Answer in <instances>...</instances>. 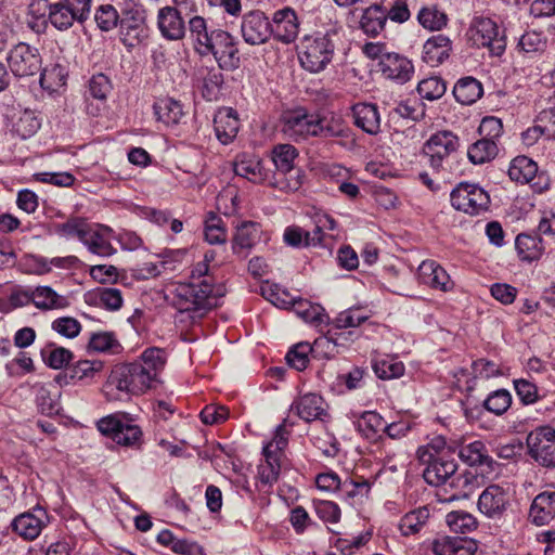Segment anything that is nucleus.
I'll return each instance as SVG.
<instances>
[{
  "mask_svg": "<svg viewBox=\"0 0 555 555\" xmlns=\"http://www.w3.org/2000/svg\"><path fill=\"white\" fill-rule=\"evenodd\" d=\"M152 384L149 373L133 362L116 365L103 386V392L107 400L120 401L130 396L144 393L152 387Z\"/></svg>",
  "mask_w": 555,
  "mask_h": 555,
  "instance_id": "f257e3e1",
  "label": "nucleus"
},
{
  "mask_svg": "<svg viewBox=\"0 0 555 555\" xmlns=\"http://www.w3.org/2000/svg\"><path fill=\"white\" fill-rule=\"evenodd\" d=\"M301 67L312 74L327 68L335 54V43L331 33L306 35L297 47Z\"/></svg>",
  "mask_w": 555,
  "mask_h": 555,
  "instance_id": "f03ea898",
  "label": "nucleus"
},
{
  "mask_svg": "<svg viewBox=\"0 0 555 555\" xmlns=\"http://www.w3.org/2000/svg\"><path fill=\"white\" fill-rule=\"evenodd\" d=\"M214 296L215 287L211 278L178 283L172 291V305L181 312L206 311L215 305Z\"/></svg>",
  "mask_w": 555,
  "mask_h": 555,
  "instance_id": "7ed1b4c3",
  "label": "nucleus"
},
{
  "mask_svg": "<svg viewBox=\"0 0 555 555\" xmlns=\"http://www.w3.org/2000/svg\"><path fill=\"white\" fill-rule=\"evenodd\" d=\"M291 431L286 421L280 424L273 438L263 447L264 461L258 465V478L261 483L272 486L278 481L281 472V460L288 444Z\"/></svg>",
  "mask_w": 555,
  "mask_h": 555,
  "instance_id": "20e7f679",
  "label": "nucleus"
},
{
  "mask_svg": "<svg viewBox=\"0 0 555 555\" xmlns=\"http://www.w3.org/2000/svg\"><path fill=\"white\" fill-rule=\"evenodd\" d=\"M197 52L203 56L212 54L222 69H234L240 64L235 39L222 29L211 30L206 43Z\"/></svg>",
  "mask_w": 555,
  "mask_h": 555,
  "instance_id": "39448f33",
  "label": "nucleus"
},
{
  "mask_svg": "<svg viewBox=\"0 0 555 555\" xmlns=\"http://www.w3.org/2000/svg\"><path fill=\"white\" fill-rule=\"evenodd\" d=\"M96 426L103 435L109 436L120 446L135 447L141 443L142 430L126 413L104 416Z\"/></svg>",
  "mask_w": 555,
  "mask_h": 555,
  "instance_id": "423d86ee",
  "label": "nucleus"
},
{
  "mask_svg": "<svg viewBox=\"0 0 555 555\" xmlns=\"http://www.w3.org/2000/svg\"><path fill=\"white\" fill-rule=\"evenodd\" d=\"M468 38L474 46L488 49L493 56L502 55L506 48L503 33L489 17H475L468 29Z\"/></svg>",
  "mask_w": 555,
  "mask_h": 555,
  "instance_id": "0eeeda50",
  "label": "nucleus"
},
{
  "mask_svg": "<svg viewBox=\"0 0 555 555\" xmlns=\"http://www.w3.org/2000/svg\"><path fill=\"white\" fill-rule=\"evenodd\" d=\"M416 456L422 464L426 465L423 478L430 486H447L457 470V463L451 454L430 455L427 450L417 449Z\"/></svg>",
  "mask_w": 555,
  "mask_h": 555,
  "instance_id": "6e6552de",
  "label": "nucleus"
},
{
  "mask_svg": "<svg viewBox=\"0 0 555 555\" xmlns=\"http://www.w3.org/2000/svg\"><path fill=\"white\" fill-rule=\"evenodd\" d=\"M528 454L541 466L555 467V429L540 426L527 436Z\"/></svg>",
  "mask_w": 555,
  "mask_h": 555,
  "instance_id": "1a4fd4ad",
  "label": "nucleus"
},
{
  "mask_svg": "<svg viewBox=\"0 0 555 555\" xmlns=\"http://www.w3.org/2000/svg\"><path fill=\"white\" fill-rule=\"evenodd\" d=\"M319 129L318 113H309L302 108L286 112L281 119V131L296 142L309 137H318Z\"/></svg>",
  "mask_w": 555,
  "mask_h": 555,
  "instance_id": "9d476101",
  "label": "nucleus"
},
{
  "mask_svg": "<svg viewBox=\"0 0 555 555\" xmlns=\"http://www.w3.org/2000/svg\"><path fill=\"white\" fill-rule=\"evenodd\" d=\"M459 145V138L453 132L442 130L430 135L423 146V153L428 158L429 166L435 171H440Z\"/></svg>",
  "mask_w": 555,
  "mask_h": 555,
  "instance_id": "9b49d317",
  "label": "nucleus"
},
{
  "mask_svg": "<svg viewBox=\"0 0 555 555\" xmlns=\"http://www.w3.org/2000/svg\"><path fill=\"white\" fill-rule=\"evenodd\" d=\"M12 74L16 77H30L39 73L42 59L39 50L26 42L15 44L7 57Z\"/></svg>",
  "mask_w": 555,
  "mask_h": 555,
  "instance_id": "f8f14e48",
  "label": "nucleus"
},
{
  "mask_svg": "<svg viewBox=\"0 0 555 555\" xmlns=\"http://www.w3.org/2000/svg\"><path fill=\"white\" fill-rule=\"evenodd\" d=\"M49 522L50 516L48 512L41 506H36L17 515L11 522V529L23 540L34 541Z\"/></svg>",
  "mask_w": 555,
  "mask_h": 555,
  "instance_id": "ddd939ff",
  "label": "nucleus"
},
{
  "mask_svg": "<svg viewBox=\"0 0 555 555\" xmlns=\"http://www.w3.org/2000/svg\"><path fill=\"white\" fill-rule=\"evenodd\" d=\"M262 295L270 300L273 305L280 308L287 309L288 307H293L294 311L298 317H300L305 322L311 324H321L324 322L323 308L320 305L312 304L306 299H280L279 295L272 289V286L267 285L262 286Z\"/></svg>",
  "mask_w": 555,
  "mask_h": 555,
  "instance_id": "4468645a",
  "label": "nucleus"
},
{
  "mask_svg": "<svg viewBox=\"0 0 555 555\" xmlns=\"http://www.w3.org/2000/svg\"><path fill=\"white\" fill-rule=\"evenodd\" d=\"M297 156L298 152L292 144H278L272 150V160L276 170L281 175H292L291 178L285 181H276V184H279L281 189L295 191L300 186V177L298 175V170H295L294 166Z\"/></svg>",
  "mask_w": 555,
  "mask_h": 555,
  "instance_id": "2eb2a0df",
  "label": "nucleus"
},
{
  "mask_svg": "<svg viewBox=\"0 0 555 555\" xmlns=\"http://www.w3.org/2000/svg\"><path fill=\"white\" fill-rule=\"evenodd\" d=\"M509 495L507 489L500 485L488 486L478 498V511L489 519L500 520L509 507Z\"/></svg>",
  "mask_w": 555,
  "mask_h": 555,
  "instance_id": "dca6fc26",
  "label": "nucleus"
},
{
  "mask_svg": "<svg viewBox=\"0 0 555 555\" xmlns=\"http://www.w3.org/2000/svg\"><path fill=\"white\" fill-rule=\"evenodd\" d=\"M120 36L128 47H134L143 37L144 14L140 5L128 4L119 16Z\"/></svg>",
  "mask_w": 555,
  "mask_h": 555,
  "instance_id": "f3484780",
  "label": "nucleus"
},
{
  "mask_svg": "<svg viewBox=\"0 0 555 555\" xmlns=\"http://www.w3.org/2000/svg\"><path fill=\"white\" fill-rule=\"evenodd\" d=\"M378 66L384 78L398 85H404L414 75L412 61L399 53L387 52L379 60Z\"/></svg>",
  "mask_w": 555,
  "mask_h": 555,
  "instance_id": "a211bd4d",
  "label": "nucleus"
},
{
  "mask_svg": "<svg viewBox=\"0 0 555 555\" xmlns=\"http://www.w3.org/2000/svg\"><path fill=\"white\" fill-rule=\"evenodd\" d=\"M241 33L246 43L255 46L267 42L273 30L270 21L263 13L253 11L243 17Z\"/></svg>",
  "mask_w": 555,
  "mask_h": 555,
  "instance_id": "6ab92c4d",
  "label": "nucleus"
},
{
  "mask_svg": "<svg viewBox=\"0 0 555 555\" xmlns=\"http://www.w3.org/2000/svg\"><path fill=\"white\" fill-rule=\"evenodd\" d=\"M453 208H488L490 195L480 186L469 183L459 184L450 195Z\"/></svg>",
  "mask_w": 555,
  "mask_h": 555,
  "instance_id": "aec40b11",
  "label": "nucleus"
},
{
  "mask_svg": "<svg viewBox=\"0 0 555 555\" xmlns=\"http://www.w3.org/2000/svg\"><path fill=\"white\" fill-rule=\"evenodd\" d=\"M292 410L307 423L313 421L326 422L330 418L327 403L317 393L300 396L292 404Z\"/></svg>",
  "mask_w": 555,
  "mask_h": 555,
  "instance_id": "412c9836",
  "label": "nucleus"
},
{
  "mask_svg": "<svg viewBox=\"0 0 555 555\" xmlns=\"http://www.w3.org/2000/svg\"><path fill=\"white\" fill-rule=\"evenodd\" d=\"M353 332H337L328 328L325 336L319 337L314 340L312 348V354L314 357L332 358L339 352V348H347V346L353 341Z\"/></svg>",
  "mask_w": 555,
  "mask_h": 555,
  "instance_id": "4be33fe9",
  "label": "nucleus"
},
{
  "mask_svg": "<svg viewBox=\"0 0 555 555\" xmlns=\"http://www.w3.org/2000/svg\"><path fill=\"white\" fill-rule=\"evenodd\" d=\"M272 35L283 43H292L299 33V21L296 12L284 8L274 13L272 20Z\"/></svg>",
  "mask_w": 555,
  "mask_h": 555,
  "instance_id": "5701e85b",
  "label": "nucleus"
},
{
  "mask_svg": "<svg viewBox=\"0 0 555 555\" xmlns=\"http://www.w3.org/2000/svg\"><path fill=\"white\" fill-rule=\"evenodd\" d=\"M115 238V231L102 224H92L88 235L81 242L89 251L101 257H108L116 253L111 244V240Z\"/></svg>",
  "mask_w": 555,
  "mask_h": 555,
  "instance_id": "b1692460",
  "label": "nucleus"
},
{
  "mask_svg": "<svg viewBox=\"0 0 555 555\" xmlns=\"http://www.w3.org/2000/svg\"><path fill=\"white\" fill-rule=\"evenodd\" d=\"M478 546L473 539L443 535L431 543L434 555H474Z\"/></svg>",
  "mask_w": 555,
  "mask_h": 555,
  "instance_id": "393cba45",
  "label": "nucleus"
},
{
  "mask_svg": "<svg viewBox=\"0 0 555 555\" xmlns=\"http://www.w3.org/2000/svg\"><path fill=\"white\" fill-rule=\"evenodd\" d=\"M157 25L162 35L169 40H180L184 37V22L177 8H162L158 11Z\"/></svg>",
  "mask_w": 555,
  "mask_h": 555,
  "instance_id": "a878e982",
  "label": "nucleus"
},
{
  "mask_svg": "<svg viewBox=\"0 0 555 555\" xmlns=\"http://www.w3.org/2000/svg\"><path fill=\"white\" fill-rule=\"evenodd\" d=\"M418 273L423 282L431 288L442 292L454 288V282L448 272L435 260H424L418 267Z\"/></svg>",
  "mask_w": 555,
  "mask_h": 555,
  "instance_id": "bb28decb",
  "label": "nucleus"
},
{
  "mask_svg": "<svg viewBox=\"0 0 555 555\" xmlns=\"http://www.w3.org/2000/svg\"><path fill=\"white\" fill-rule=\"evenodd\" d=\"M234 172L254 183L269 181V172L263 169L261 160L253 154H240L234 162Z\"/></svg>",
  "mask_w": 555,
  "mask_h": 555,
  "instance_id": "cd10ccee",
  "label": "nucleus"
},
{
  "mask_svg": "<svg viewBox=\"0 0 555 555\" xmlns=\"http://www.w3.org/2000/svg\"><path fill=\"white\" fill-rule=\"evenodd\" d=\"M555 517V492L544 491L532 501L529 520L535 526H545Z\"/></svg>",
  "mask_w": 555,
  "mask_h": 555,
  "instance_id": "c85d7f7f",
  "label": "nucleus"
},
{
  "mask_svg": "<svg viewBox=\"0 0 555 555\" xmlns=\"http://www.w3.org/2000/svg\"><path fill=\"white\" fill-rule=\"evenodd\" d=\"M33 305L41 311L63 310L70 306V300L51 286L39 285L34 287Z\"/></svg>",
  "mask_w": 555,
  "mask_h": 555,
  "instance_id": "c756f323",
  "label": "nucleus"
},
{
  "mask_svg": "<svg viewBox=\"0 0 555 555\" xmlns=\"http://www.w3.org/2000/svg\"><path fill=\"white\" fill-rule=\"evenodd\" d=\"M215 131L222 144H228L236 137L240 128L235 111L223 107L217 112L214 118Z\"/></svg>",
  "mask_w": 555,
  "mask_h": 555,
  "instance_id": "7c9ffc66",
  "label": "nucleus"
},
{
  "mask_svg": "<svg viewBox=\"0 0 555 555\" xmlns=\"http://www.w3.org/2000/svg\"><path fill=\"white\" fill-rule=\"evenodd\" d=\"M452 43L449 37L437 35L430 37L423 47V60L430 66H438L449 57Z\"/></svg>",
  "mask_w": 555,
  "mask_h": 555,
  "instance_id": "2f4dec72",
  "label": "nucleus"
},
{
  "mask_svg": "<svg viewBox=\"0 0 555 555\" xmlns=\"http://www.w3.org/2000/svg\"><path fill=\"white\" fill-rule=\"evenodd\" d=\"M447 486L451 488L452 492L449 496L442 499V501L452 502L468 499L478 487V477L472 472H464L459 475L454 474Z\"/></svg>",
  "mask_w": 555,
  "mask_h": 555,
  "instance_id": "473e14b6",
  "label": "nucleus"
},
{
  "mask_svg": "<svg viewBox=\"0 0 555 555\" xmlns=\"http://www.w3.org/2000/svg\"><path fill=\"white\" fill-rule=\"evenodd\" d=\"M354 124L369 134L380 129V116L375 104L358 103L352 107Z\"/></svg>",
  "mask_w": 555,
  "mask_h": 555,
  "instance_id": "72a5a7b5",
  "label": "nucleus"
},
{
  "mask_svg": "<svg viewBox=\"0 0 555 555\" xmlns=\"http://www.w3.org/2000/svg\"><path fill=\"white\" fill-rule=\"evenodd\" d=\"M515 248L521 261L533 262L539 260L545 250L543 240L527 233L516 236Z\"/></svg>",
  "mask_w": 555,
  "mask_h": 555,
  "instance_id": "f704fd0d",
  "label": "nucleus"
},
{
  "mask_svg": "<svg viewBox=\"0 0 555 555\" xmlns=\"http://www.w3.org/2000/svg\"><path fill=\"white\" fill-rule=\"evenodd\" d=\"M102 369L103 363L101 361L79 360L74 365L68 367L64 374H59L55 377V382L60 385H67L72 380L92 378Z\"/></svg>",
  "mask_w": 555,
  "mask_h": 555,
  "instance_id": "c9c22d12",
  "label": "nucleus"
},
{
  "mask_svg": "<svg viewBox=\"0 0 555 555\" xmlns=\"http://www.w3.org/2000/svg\"><path fill=\"white\" fill-rule=\"evenodd\" d=\"M459 457L470 466L479 465L492 468L495 463L488 454L485 443L479 440L462 446L459 450Z\"/></svg>",
  "mask_w": 555,
  "mask_h": 555,
  "instance_id": "e433bc0d",
  "label": "nucleus"
},
{
  "mask_svg": "<svg viewBox=\"0 0 555 555\" xmlns=\"http://www.w3.org/2000/svg\"><path fill=\"white\" fill-rule=\"evenodd\" d=\"M430 518L428 506H421L404 514L399 521V530L402 535L410 537L418 533Z\"/></svg>",
  "mask_w": 555,
  "mask_h": 555,
  "instance_id": "4c0bfd02",
  "label": "nucleus"
},
{
  "mask_svg": "<svg viewBox=\"0 0 555 555\" xmlns=\"http://www.w3.org/2000/svg\"><path fill=\"white\" fill-rule=\"evenodd\" d=\"M166 361L167 354L164 349L151 347L142 352L140 360L135 361V363L141 365L145 373H149V377L154 383L164 370Z\"/></svg>",
  "mask_w": 555,
  "mask_h": 555,
  "instance_id": "58836bf2",
  "label": "nucleus"
},
{
  "mask_svg": "<svg viewBox=\"0 0 555 555\" xmlns=\"http://www.w3.org/2000/svg\"><path fill=\"white\" fill-rule=\"evenodd\" d=\"M50 23L60 30L68 29L75 22L83 23L86 20L64 1L56 2L49 8Z\"/></svg>",
  "mask_w": 555,
  "mask_h": 555,
  "instance_id": "ea45409f",
  "label": "nucleus"
},
{
  "mask_svg": "<svg viewBox=\"0 0 555 555\" xmlns=\"http://www.w3.org/2000/svg\"><path fill=\"white\" fill-rule=\"evenodd\" d=\"M546 49V38L542 33L530 30L526 31L518 41L517 53L526 59L540 56Z\"/></svg>",
  "mask_w": 555,
  "mask_h": 555,
  "instance_id": "a19ab883",
  "label": "nucleus"
},
{
  "mask_svg": "<svg viewBox=\"0 0 555 555\" xmlns=\"http://www.w3.org/2000/svg\"><path fill=\"white\" fill-rule=\"evenodd\" d=\"M36 404L39 411L48 416L57 415L61 411V393L55 388L52 390L46 385H35Z\"/></svg>",
  "mask_w": 555,
  "mask_h": 555,
  "instance_id": "79ce46f5",
  "label": "nucleus"
},
{
  "mask_svg": "<svg viewBox=\"0 0 555 555\" xmlns=\"http://www.w3.org/2000/svg\"><path fill=\"white\" fill-rule=\"evenodd\" d=\"M483 89L481 83L473 78L465 77L460 79L454 88L453 94L457 102L464 105H470L475 103L482 95Z\"/></svg>",
  "mask_w": 555,
  "mask_h": 555,
  "instance_id": "37998d69",
  "label": "nucleus"
},
{
  "mask_svg": "<svg viewBox=\"0 0 555 555\" xmlns=\"http://www.w3.org/2000/svg\"><path fill=\"white\" fill-rule=\"evenodd\" d=\"M538 171L537 164L527 156L515 157L508 167V177L517 183L530 182Z\"/></svg>",
  "mask_w": 555,
  "mask_h": 555,
  "instance_id": "c03bdc74",
  "label": "nucleus"
},
{
  "mask_svg": "<svg viewBox=\"0 0 555 555\" xmlns=\"http://www.w3.org/2000/svg\"><path fill=\"white\" fill-rule=\"evenodd\" d=\"M367 319L369 315L362 309L349 308L338 313V315L332 321L330 328L337 332H345V330H349L354 333L353 328L360 326ZM353 338L356 339L354 335Z\"/></svg>",
  "mask_w": 555,
  "mask_h": 555,
  "instance_id": "a18cd8bd",
  "label": "nucleus"
},
{
  "mask_svg": "<svg viewBox=\"0 0 555 555\" xmlns=\"http://www.w3.org/2000/svg\"><path fill=\"white\" fill-rule=\"evenodd\" d=\"M386 21V12L382 7L374 4L364 10L360 26L366 35L377 36L384 29Z\"/></svg>",
  "mask_w": 555,
  "mask_h": 555,
  "instance_id": "49530a36",
  "label": "nucleus"
},
{
  "mask_svg": "<svg viewBox=\"0 0 555 555\" xmlns=\"http://www.w3.org/2000/svg\"><path fill=\"white\" fill-rule=\"evenodd\" d=\"M372 485L373 481H370L362 476L348 477L343 480L341 492L347 500L361 503L363 500L369 498Z\"/></svg>",
  "mask_w": 555,
  "mask_h": 555,
  "instance_id": "de8ad7c7",
  "label": "nucleus"
},
{
  "mask_svg": "<svg viewBox=\"0 0 555 555\" xmlns=\"http://www.w3.org/2000/svg\"><path fill=\"white\" fill-rule=\"evenodd\" d=\"M417 20L425 29L430 31L441 30L449 22L446 12L435 4L423 7L418 11Z\"/></svg>",
  "mask_w": 555,
  "mask_h": 555,
  "instance_id": "09e8293b",
  "label": "nucleus"
},
{
  "mask_svg": "<svg viewBox=\"0 0 555 555\" xmlns=\"http://www.w3.org/2000/svg\"><path fill=\"white\" fill-rule=\"evenodd\" d=\"M372 367L376 376L380 379L401 377L405 370L401 361L390 356L373 359Z\"/></svg>",
  "mask_w": 555,
  "mask_h": 555,
  "instance_id": "8fccbe9b",
  "label": "nucleus"
},
{
  "mask_svg": "<svg viewBox=\"0 0 555 555\" xmlns=\"http://www.w3.org/2000/svg\"><path fill=\"white\" fill-rule=\"evenodd\" d=\"M318 137L344 138L347 137L348 128L343 118L335 114L321 115L318 113Z\"/></svg>",
  "mask_w": 555,
  "mask_h": 555,
  "instance_id": "3c124183",
  "label": "nucleus"
},
{
  "mask_svg": "<svg viewBox=\"0 0 555 555\" xmlns=\"http://www.w3.org/2000/svg\"><path fill=\"white\" fill-rule=\"evenodd\" d=\"M67 74L66 67L62 64L48 65L41 73L40 85L43 89L55 92L65 86Z\"/></svg>",
  "mask_w": 555,
  "mask_h": 555,
  "instance_id": "603ef678",
  "label": "nucleus"
},
{
  "mask_svg": "<svg viewBox=\"0 0 555 555\" xmlns=\"http://www.w3.org/2000/svg\"><path fill=\"white\" fill-rule=\"evenodd\" d=\"M446 522L454 533L467 534L478 527L476 517L465 511H453L447 514Z\"/></svg>",
  "mask_w": 555,
  "mask_h": 555,
  "instance_id": "864d4df0",
  "label": "nucleus"
},
{
  "mask_svg": "<svg viewBox=\"0 0 555 555\" xmlns=\"http://www.w3.org/2000/svg\"><path fill=\"white\" fill-rule=\"evenodd\" d=\"M154 113L157 119L167 126L178 124L183 115L181 104L172 99L157 101L154 104Z\"/></svg>",
  "mask_w": 555,
  "mask_h": 555,
  "instance_id": "5fc2aeb1",
  "label": "nucleus"
},
{
  "mask_svg": "<svg viewBox=\"0 0 555 555\" xmlns=\"http://www.w3.org/2000/svg\"><path fill=\"white\" fill-rule=\"evenodd\" d=\"M92 224L79 217L69 218L67 221L55 224V232L65 238H78L83 241Z\"/></svg>",
  "mask_w": 555,
  "mask_h": 555,
  "instance_id": "6e6d98bb",
  "label": "nucleus"
},
{
  "mask_svg": "<svg viewBox=\"0 0 555 555\" xmlns=\"http://www.w3.org/2000/svg\"><path fill=\"white\" fill-rule=\"evenodd\" d=\"M43 362L51 369L60 370L66 366L74 358L73 352L64 347L48 344L41 349Z\"/></svg>",
  "mask_w": 555,
  "mask_h": 555,
  "instance_id": "4d7b16f0",
  "label": "nucleus"
},
{
  "mask_svg": "<svg viewBox=\"0 0 555 555\" xmlns=\"http://www.w3.org/2000/svg\"><path fill=\"white\" fill-rule=\"evenodd\" d=\"M498 154V145L492 139L478 140L467 151V156L473 164H483L493 159Z\"/></svg>",
  "mask_w": 555,
  "mask_h": 555,
  "instance_id": "13d9d810",
  "label": "nucleus"
},
{
  "mask_svg": "<svg viewBox=\"0 0 555 555\" xmlns=\"http://www.w3.org/2000/svg\"><path fill=\"white\" fill-rule=\"evenodd\" d=\"M204 235L206 242L211 245L224 244L227 242V229L224 223L212 210L205 220Z\"/></svg>",
  "mask_w": 555,
  "mask_h": 555,
  "instance_id": "bf43d9fd",
  "label": "nucleus"
},
{
  "mask_svg": "<svg viewBox=\"0 0 555 555\" xmlns=\"http://www.w3.org/2000/svg\"><path fill=\"white\" fill-rule=\"evenodd\" d=\"M40 128V121L31 111H24L13 122L12 131L22 139L33 137Z\"/></svg>",
  "mask_w": 555,
  "mask_h": 555,
  "instance_id": "052dcab7",
  "label": "nucleus"
},
{
  "mask_svg": "<svg viewBox=\"0 0 555 555\" xmlns=\"http://www.w3.org/2000/svg\"><path fill=\"white\" fill-rule=\"evenodd\" d=\"M88 348L95 352H112L116 353L120 349V345L112 332H96L92 333Z\"/></svg>",
  "mask_w": 555,
  "mask_h": 555,
  "instance_id": "680f3d73",
  "label": "nucleus"
},
{
  "mask_svg": "<svg viewBox=\"0 0 555 555\" xmlns=\"http://www.w3.org/2000/svg\"><path fill=\"white\" fill-rule=\"evenodd\" d=\"M512 404V395L506 389H498L488 395L483 408L498 416L503 415Z\"/></svg>",
  "mask_w": 555,
  "mask_h": 555,
  "instance_id": "e2e57ef3",
  "label": "nucleus"
},
{
  "mask_svg": "<svg viewBox=\"0 0 555 555\" xmlns=\"http://www.w3.org/2000/svg\"><path fill=\"white\" fill-rule=\"evenodd\" d=\"M386 423L375 411H365L358 421V429L366 438H374L377 433L384 431Z\"/></svg>",
  "mask_w": 555,
  "mask_h": 555,
  "instance_id": "0e129e2a",
  "label": "nucleus"
},
{
  "mask_svg": "<svg viewBox=\"0 0 555 555\" xmlns=\"http://www.w3.org/2000/svg\"><path fill=\"white\" fill-rule=\"evenodd\" d=\"M447 90L444 81L439 77H429L423 79L417 85L418 94L426 100H437L441 98Z\"/></svg>",
  "mask_w": 555,
  "mask_h": 555,
  "instance_id": "69168bd1",
  "label": "nucleus"
},
{
  "mask_svg": "<svg viewBox=\"0 0 555 555\" xmlns=\"http://www.w3.org/2000/svg\"><path fill=\"white\" fill-rule=\"evenodd\" d=\"M312 346L309 343H299L295 345L286 354V361L289 366L297 371H302L309 363V353H312Z\"/></svg>",
  "mask_w": 555,
  "mask_h": 555,
  "instance_id": "338daca9",
  "label": "nucleus"
},
{
  "mask_svg": "<svg viewBox=\"0 0 555 555\" xmlns=\"http://www.w3.org/2000/svg\"><path fill=\"white\" fill-rule=\"evenodd\" d=\"M94 20L101 30L109 31L117 26L119 14L113 5L104 4L98 8Z\"/></svg>",
  "mask_w": 555,
  "mask_h": 555,
  "instance_id": "774afa93",
  "label": "nucleus"
}]
</instances>
